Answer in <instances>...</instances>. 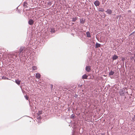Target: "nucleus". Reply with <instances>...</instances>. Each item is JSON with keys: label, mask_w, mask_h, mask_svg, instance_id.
I'll list each match as a JSON object with an SVG mask.
<instances>
[{"label": "nucleus", "mask_w": 135, "mask_h": 135, "mask_svg": "<svg viewBox=\"0 0 135 135\" xmlns=\"http://www.w3.org/2000/svg\"><path fill=\"white\" fill-rule=\"evenodd\" d=\"M24 49V47L23 46H21L20 47V49H19V57L20 58L21 57V56L20 55V54L22 52V51Z\"/></svg>", "instance_id": "obj_1"}, {"label": "nucleus", "mask_w": 135, "mask_h": 135, "mask_svg": "<svg viewBox=\"0 0 135 135\" xmlns=\"http://www.w3.org/2000/svg\"><path fill=\"white\" fill-rule=\"evenodd\" d=\"M94 3L95 6L96 7L99 6L100 4L99 2L97 0L95 1Z\"/></svg>", "instance_id": "obj_2"}, {"label": "nucleus", "mask_w": 135, "mask_h": 135, "mask_svg": "<svg viewBox=\"0 0 135 135\" xmlns=\"http://www.w3.org/2000/svg\"><path fill=\"white\" fill-rule=\"evenodd\" d=\"M90 66H86V67L85 70L86 71L88 72H89L90 70Z\"/></svg>", "instance_id": "obj_3"}, {"label": "nucleus", "mask_w": 135, "mask_h": 135, "mask_svg": "<svg viewBox=\"0 0 135 135\" xmlns=\"http://www.w3.org/2000/svg\"><path fill=\"white\" fill-rule=\"evenodd\" d=\"M33 23L34 21L31 19H30L28 21V23L30 25H32L33 24Z\"/></svg>", "instance_id": "obj_4"}, {"label": "nucleus", "mask_w": 135, "mask_h": 135, "mask_svg": "<svg viewBox=\"0 0 135 135\" xmlns=\"http://www.w3.org/2000/svg\"><path fill=\"white\" fill-rule=\"evenodd\" d=\"M107 13L108 14H110L112 13V11L110 9H108L106 11Z\"/></svg>", "instance_id": "obj_5"}, {"label": "nucleus", "mask_w": 135, "mask_h": 135, "mask_svg": "<svg viewBox=\"0 0 135 135\" xmlns=\"http://www.w3.org/2000/svg\"><path fill=\"white\" fill-rule=\"evenodd\" d=\"M21 81L18 79L16 80L15 81V83L18 85H19L21 83Z\"/></svg>", "instance_id": "obj_6"}, {"label": "nucleus", "mask_w": 135, "mask_h": 135, "mask_svg": "<svg viewBox=\"0 0 135 135\" xmlns=\"http://www.w3.org/2000/svg\"><path fill=\"white\" fill-rule=\"evenodd\" d=\"M119 94L120 95L123 96L124 95V92L123 90H121L119 92Z\"/></svg>", "instance_id": "obj_7"}, {"label": "nucleus", "mask_w": 135, "mask_h": 135, "mask_svg": "<svg viewBox=\"0 0 135 135\" xmlns=\"http://www.w3.org/2000/svg\"><path fill=\"white\" fill-rule=\"evenodd\" d=\"M41 75L39 73H37L36 74V77L37 78L39 79L40 78Z\"/></svg>", "instance_id": "obj_8"}, {"label": "nucleus", "mask_w": 135, "mask_h": 135, "mask_svg": "<svg viewBox=\"0 0 135 135\" xmlns=\"http://www.w3.org/2000/svg\"><path fill=\"white\" fill-rule=\"evenodd\" d=\"M100 44L97 42L95 44V47L96 48H98L100 47Z\"/></svg>", "instance_id": "obj_9"}, {"label": "nucleus", "mask_w": 135, "mask_h": 135, "mask_svg": "<svg viewBox=\"0 0 135 135\" xmlns=\"http://www.w3.org/2000/svg\"><path fill=\"white\" fill-rule=\"evenodd\" d=\"M114 74V72L111 70L109 73V76L112 75Z\"/></svg>", "instance_id": "obj_10"}, {"label": "nucleus", "mask_w": 135, "mask_h": 135, "mask_svg": "<svg viewBox=\"0 0 135 135\" xmlns=\"http://www.w3.org/2000/svg\"><path fill=\"white\" fill-rule=\"evenodd\" d=\"M118 58V56L116 55H114L113 57V60H116Z\"/></svg>", "instance_id": "obj_11"}, {"label": "nucleus", "mask_w": 135, "mask_h": 135, "mask_svg": "<svg viewBox=\"0 0 135 135\" xmlns=\"http://www.w3.org/2000/svg\"><path fill=\"white\" fill-rule=\"evenodd\" d=\"M98 10L99 11L102 12H103L104 11V9L101 8H99L98 9Z\"/></svg>", "instance_id": "obj_12"}, {"label": "nucleus", "mask_w": 135, "mask_h": 135, "mask_svg": "<svg viewBox=\"0 0 135 135\" xmlns=\"http://www.w3.org/2000/svg\"><path fill=\"white\" fill-rule=\"evenodd\" d=\"M88 77V76L86 74H84L83 75L82 78L83 79H86Z\"/></svg>", "instance_id": "obj_13"}, {"label": "nucleus", "mask_w": 135, "mask_h": 135, "mask_svg": "<svg viewBox=\"0 0 135 135\" xmlns=\"http://www.w3.org/2000/svg\"><path fill=\"white\" fill-rule=\"evenodd\" d=\"M77 19V17H75L72 18V20L71 21L72 22H75Z\"/></svg>", "instance_id": "obj_14"}, {"label": "nucleus", "mask_w": 135, "mask_h": 135, "mask_svg": "<svg viewBox=\"0 0 135 135\" xmlns=\"http://www.w3.org/2000/svg\"><path fill=\"white\" fill-rule=\"evenodd\" d=\"M86 34L87 35V36L88 37H91V36L89 32H86Z\"/></svg>", "instance_id": "obj_15"}, {"label": "nucleus", "mask_w": 135, "mask_h": 135, "mask_svg": "<svg viewBox=\"0 0 135 135\" xmlns=\"http://www.w3.org/2000/svg\"><path fill=\"white\" fill-rule=\"evenodd\" d=\"M32 69L33 70L35 71L36 70L37 68L36 66H34L32 67Z\"/></svg>", "instance_id": "obj_16"}, {"label": "nucleus", "mask_w": 135, "mask_h": 135, "mask_svg": "<svg viewBox=\"0 0 135 135\" xmlns=\"http://www.w3.org/2000/svg\"><path fill=\"white\" fill-rule=\"evenodd\" d=\"M51 32L52 33H54L55 32V30L54 28H51Z\"/></svg>", "instance_id": "obj_17"}, {"label": "nucleus", "mask_w": 135, "mask_h": 135, "mask_svg": "<svg viewBox=\"0 0 135 135\" xmlns=\"http://www.w3.org/2000/svg\"><path fill=\"white\" fill-rule=\"evenodd\" d=\"M27 4L26 2H25L23 4V6L25 7H27Z\"/></svg>", "instance_id": "obj_18"}, {"label": "nucleus", "mask_w": 135, "mask_h": 135, "mask_svg": "<svg viewBox=\"0 0 135 135\" xmlns=\"http://www.w3.org/2000/svg\"><path fill=\"white\" fill-rule=\"evenodd\" d=\"M2 79H7V80H8V78L6 77L3 76L2 77Z\"/></svg>", "instance_id": "obj_19"}, {"label": "nucleus", "mask_w": 135, "mask_h": 135, "mask_svg": "<svg viewBox=\"0 0 135 135\" xmlns=\"http://www.w3.org/2000/svg\"><path fill=\"white\" fill-rule=\"evenodd\" d=\"M13 56H15L16 57H17V52H16L14 54H13Z\"/></svg>", "instance_id": "obj_20"}, {"label": "nucleus", "mask_w": 135, "mask_h": 135, "mask_svg": "<svg viewBox=\"0 0 135 135\" xmlns=\"http://www.w3.org/2000/svg\"><path fill=\"white\" fill-rule=\"evenodd\" d=\"M131 60H132V61L133 60H134V61H135V60L134 59V57L133 56H131Z\"/></svg>", "instance_id": "obj_21"}, {"label": "nucleus", "mask_w": 135, "mask_h": 135, "mask_svg": "<svg viewBox=\"0 0 135 135\" xmlns=\"http://www.w3.org/2000/svg\"><path fill=\"white\" fill-rule=\"evenodd\" d=\"M42 111H39L38 112V113L37 114L38 115H39L41 114L42 113Z\"/></svg>", "instance_id": "obj_22"}, {"label": "nucleus", "mask_w": 135, "mask_h": 135, "mask_svg": "<svg viewBox=\"0 0 135 135\" xmlns=\"http://www.w3.org/2000/svg\"><path fill=\"white\" fill-rule=\"evenodd\" d=\"M74 116H75L74 114H72L70 116V118H74Z\"/></svg>", "instance_id": "obj_23"}, {"label": "nucleus", "mask_w": 135, "mask_h": 135, "mask_svg": "<svg viewBox=\"0 0 135 135\" xmlns=\"http://www.w3.org/2000/svg\"><path fill=\"white\" fill-rule=\"evenodd\" d=\"M51 4H52L51 2H49L48 3V5H49L50 6L51 5Z\"/></svg>", "instance_id": "obj_24"}, {"label": "nucleus", "mask_w": 135, "mask_h": 135, "mask_svg": "<svg viewBox=\"0 0 135 135\" xmlns=\"http://www.w3.org/2000/svg\"><path fill=\"white\" fill-rule=\"evenodd\" d=\"M25 97L27 100H28V96L27 95H25Z\"/></svg>", "instance_id": "obj_25"}, {"label": "nucleus", "mask_w": 135, "mask_h": 135, "mask_svg": "<svg viewBox=\"0 0 135 135\" xmlns=\"http://www.w3.org/2000/svg\"><path fill=\"white\" fill-rule=\"evenodd\" d=\"M133 54L134 56V57H135V53H134V54Z\"/></svg>", "instance_id": "obj_26"}, {"label": "nucleus", "mask_w": 135, "mask_h": 135, "mask_svg": "<svg viewBox=\"0 0 135 135\" xmlns=\"http://www.w3.org/2000/svg\"><path fill=\"white\" fill-rule=\"evenodd\" d=\"M39 118V119H40V117H38L37 118Z\"/></svg>", "instance_id": "obj_27"}, {"label": "nucleus", "mask_w": 135, "mask_h": 135, "mask_svg": "<svg viewBox=\"0 0 135 135\" xmlns=\"http://www.w3.org/2000/svg\"><path fill=\"white\" fill-rule=\"evenodd\" d=\"M134 118H135V115H134Z\"/></svg>", "instance_id": "obj_28"}, {"label": "nucleus", "mask_w": 135, "mask_h": 135, "mask_svg": "<svg viewBox=\"0 0 135 135\" xmlns=\"http://www.w3.org/2000/svg\"><path fill=\"white\" fill-rule=\"evenodd\" d=\"M75 97H77V96H75Z\"/></svg>", "instance_id": "obj_29"}, {"label": "nucleus", "mask_w": 135, "mask_h": 135, "mask_svg": "<svg viewBox=\"0 0 135 135\" xmlns=\"http://www.w3.org/2000/svg\"><path fill=\"white\" fill-rule=\"evenodd\" d=\"M75 97H77V96H75Z\"/></svg>", "instance_id": "obj_30"}, {"label": "nucleus", "mask_w": 135, "mask_h": 135, "mask_svg": "<svg viewBox=\"0 0 135 135\" xmlns=\"http://www.w3.org/2000/svg\"><path fill=\"white\" fill-rule=\"evenodd\" d=\"M75 97H77V96H75Z\"/></svg>", "instance_id": "obj_31"}, {"label": "nucleus", "mask_w": 135, "mask_h": 135, "mask_svg": "<svg viewBox=\"0 0 135 135\" xmlns=\"http://www.w3.org/2000/svg\"><path fill=\"white\" fill-rule=\"evenodd\" d=\"M75 97H77V96H75Z\"/></svg>", "instance_id": "obj_32"}]
</instances>
